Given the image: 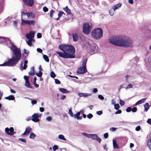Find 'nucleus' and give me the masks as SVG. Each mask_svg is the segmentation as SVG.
Segmentation results:
<instances>
[{"label": "nucleus", "mask_w": 151, "mask_h": 151, "mask_svg": "<svg viewBox=\"0 0 151 151\" xmlns=\"http://www.w3.org/2000/svg\"><path fill=\"white\" fill-rule=\"evenodd\" d=\"M82 134L83 135L88 138H90L91 137V134H88L84 132Z\"/></svg>", "instance_id": "39"}, {"label": "nucleus", "mask_w": 151, "mask_h": 151, "mask_svg": "<svg viewBox=\"0 0 151 151\" xmlns=\"http://www.w3.org/2000/svg\"><path fill=\"white\" fill-rule=\"evenodd\" d=\"M144 110L145 111H147L149 108V105L148 103H147L145 104L144 106Z\"/></svg>", "instance_id": "22"}, {"label": "nucleus", "mask_w": 151, "mask_h": 151, "mask_svg": "<svg viewBox=\"0 0 151 151\" xmlns=\"http://www.w3.org/2000/svg\"><path fill=\"white\" fill-rule=\"evenodd\" d=\"M5 99L9 100H14L15 99V98L13 95H11L5 97Z\"/></svg>", "instance_id": "17"}, {"label": "nucleus", "mask_w": 151, "mask_h": 151, "mask_svg": "<svg viewBox=\"0 0 151 151\" xmlns=\"http://www.w3.org/2000/svg\"><path fill=\"white\" fill-rule=\"evenodd\" d=\"M25 85L28 88H32V87L29 81H26Z\"/></svg>", "instance_id": "26"}, {"label": "nucleus", "mask_w": 151, "mask_h": 151, "mask_svg": "<svg viewBox=\"0 0 151 151\" xmlns=\"http://www.w3.org/2000/svg\"><path fill=\"white\" fill-rule=\"evenodd\" d=\"M40 111L41 112H43L44 111V109L43 107H41L40 108Z\"/></svg>", "instance_id": "62"}, {"label": "nucleus", "mask_w": 151, "mask_h": 151, "mask_svg": "<svg viewBox=\"0 0 151 151\" xmlns=\"http://www.w3.org/2000/svg\"><path fill=\"white\" fill-rule=\"evenodd\" d=\"M137 110V109L136 107H133L132 109V111L133 112H135Z\"/></svg>", "instance_id": "41"}, {"label": "nucleus", "mask_w": 151, "mask_h": 151, "mask_svg": "<svg viewBox=\"0 0 151 151\" xmlns=\"http://www.w3.org/2000/svg\"><path fill=\"white\" fill-rule=\"evenodd\" d=\"M32 130V129L30 127H27L22 135H25L28 134Z\"/></svg>", "instance_id": "13"}, {"label": "nucleus", "mask_w": 151, "mask_h": 151, "mask_svg": "<svg viewBox=\"0 0 151 151\" xmlns=\"http://www.w3.org/2000/svg\"><path fill=\"white\" fill-rule=\"evenodd\" d=\"M30 13L31 12H27L26 13V15H27L28 18L29 17H30Z\"/></svg>", "instance_id": "64"}, {"label": "nucleus", "mask_w": 151, "mask_h": 151, "mask_svg": "<svg viewBox=\"0 0 151 151\" xmlns=\"http://www.w3.org/2000/svg\"><path fill=\"white\" fill-rule=\"evenodd\" d=\"M87 60L86 58H85L83 60L82 63V66L79 68L77 71L78 73L83 74L87 71L86 68V64Z\"/></svg>", "instance_id": "5"}, {"label": "nucleus", "mask_w": 151, "mask_h": 151, "mask_svg": "<svg viewBox=\"0 0 151 151\" xmlns=\"http://www.w3.org/2000/svg\"><path fill=\"white\" fill-rule=\"evenodd\" d=\"M42 72L41 71H40L38 73H36V75L39 77H41L42 76Z\"/></svg>", "instance_id": "31"}, {"label": "nucleus", "mask_w": 151, "mask_h": 151, "mask_svg": "<svg viewBox=\"0 0 151 151\" xmlns=\"http://www.w3.org/2000/svg\"><path fill=\"white\" fill-rule=\"evenodd\" d=\"M108 136H109V135H108V133H105L104 134V137L105 139L107 138L108 137Z\"/></svg>", "instance_id": "50"}, {"label": "nucleus", "mask_w": 151, "mask_h": 151, "mask_svg": "<svg viewBox=\"0 0 151 151\" xmlns=\"http://www.w3.org/2000/svg\"><path fill=\"white\" fill-rule=\"evenodd\" d=\"M122 111L121 110H118L116 112L115 114H120L122 113Z\"/></svg>", "instance_id": "56"}, {"label": "nucleus", "mask_w": 151, "mask_h": 151, "mask_svg": "<svg viewBox=\"0 0 151 151\" xmlns=\"http://www.w3.org/2000/svg\"><path fill=\"white\" fill-rule=\"evenodd\" d=\"M141 129V127L140 126H138L136 127L135 129V130L137 131H139Z\"/></svg>", "instance_id": "52"}, {"label": "nucleus", "mask_w": 151, "mask_h": 151, "mask_svg": "<svg viewBox=\"0 0 151 151\" xmlns=\"http://www.w3.org/2000/svg\"><path fill=\"white\" fill-rule=\"evenodd\" d=\"M121 4H118L115 5L113 6V8L114 9V10H115L119 9L121 6Z\"/></svg>", "instance_id": "20"}, {"label": "nucleus", "mask_w": 151, "mask_h": 151, "mask_svg": "<svg viewBox=\"0 0 151 151\" xmlns=\"http://www.w3.org/2000/svg\"><path fill=\"white\" fill-rule=\"evenodd\" d=\"M92 139L96 140L97 141L100 143L101 141V139L99 138L98 136L96 134H91V137Z\"/></svg>", "instance_id": "11"}, {"label": "nucleus", "mask_w": 151, "mask_h": 151, "mask_svg": "<svg viewBox=\"0 0 151 151\" xmlns=\"http://www.w3.org/2000/svg\"><path fill=\"white\" fill-rule=\"evenodd\" d=\"M119 103L121 106H123L125 104V102L121 100H120Z\"/></svg>", "instance_id": "44"}, {"label": "nucleus", "mask_w": 151, "mask_h": 151, "mask_svg": "<svg viewBox=\"0 0 151 151\" xmlns=\"http://www.w3.org/2000/svg\"><path fill=\"white\" fill-rule=\"evenodd\" d=\"M31 103L32 104H35L37 103V101L35 100H32L31 101Z\"/></svg>", "instance_id": "58"}, {"label": "nucleus", "mask_w": 151, "mask_h": 151, "mask_svg": "<svg viewBox=\"0 0 151 151\" xmlns=\"http://www.w3.org/2000/svg\"><path fill=\"white\" fill-rule=\"evenodd\" d=\"M50 74L51 77L52 78H54L56 76L55 74L53 71L51 72Z\"/></svg>", "instance_id": "36"}, {"label": "nucleus", "mask_w": 151, "mask_h": 151, "mask_svg": "<svg viewBox=\"0 0 151 151\" xmlns=\"http://www.w3.org/2000/svg\"><path fill=\"white\" fill-rule=\"evenodd\" d=\"M115 10H114V9L113 8L109 10V13L112 16L114 14V12Z\"/></svg>", "instance_id": "30"}, {"label": "nucleus", "mask_w": 151, "mask_h": 151, "mask_svg": "<svg viewBox=\"0 0 151 151\" xmlns=\"http://www.w3.org/2000/svg\"><path fill=\"white\" fill-rule=\"evenodd\" d=\"M24 3L27 6H32L34 2L33 0H22Z\"/></svg>", "instance_id": "9"}, {"label": "nucleus", "mask_w": 151, "mask_h": 151, "mask_svg": "<svg viewBox=\"0 0 151 151\" xmlns=\"http://www.w3.org/2000/svg\"><path fill=\"white\" fill-rule=\"evenodd\" d=\"M133 87V85L131 84H129L128 86L126 87V88H132Z\"/></svg>", "instance_id": "57"}, {"label": "nucleus", "mask_w": 151, "mask_h": 151, "mask_svg": "<svg viewBox=\"0 0 151 151\" xmlns=\"http://www.w3.org/2000/svg\"><path fill=\"white\" fill-rule=\"evenodd\" d=\"M78 96L80 97H87L91 95V94L86 93H78Z\"/></svg>", "instance_id": "15"}, {"label": "nucleus", "mask_w": 151, "mask_h": 151, "mask_svg": "<svg viewBox=\"0 0 151 151\" xmlns=\"http://www.w3.org/2000/svg\"><path fill=\"white\" fill-rule=\"evenodd\" d=\"M117 128L115 127H111L110 128V130L111 131H114L116 130Z\"/></svg>", "instance_id": "55"}, {"label": "nucleus", "mask_w": 151, "mask_h": 151, "mask_svg": "<svg viewBox=\"0 0 151 151\" xmlns=\"http://www.w3.org/2000/svg\"><path fill=\"white\" fill-rule=\"evenodd\" d=\"M28 63V61L27 60H25L24 62V66L22 68H21V70H25L27 68V64Z\"/></svg>", "instance_id": "25"}, {"label": "nucleus", "mask_w": 151, "mask_h": 151, "mask_svg": "<svg viewBox=\"0 0 151 151\" xmlns=\"http://www.w3.org/2000/svg\"><path fill=\"white\" fill-rule=\"evenodd\" d=\"M68 113L72 117H73L74 116V115H73V113L72 112V110L71 109H69V110Z\"/></svg>", "instance_id": "33"}, {"label": "nucleus", "mask_w": 151, "mask_h": 151, "mask_svg": "<svg viewBox=\"0 0 151 151\" xmlns=\"http://www.w3.org/2000/svg\"><path fill=\"white\" fill-rule=\"evenodd\" d=\"M147 122L151 125V119H148L147 121Z\"/></svg>", "instance_id": "61"}, {"label": "nucleus", "mask_w": 151, "mask_h": 151, "mask_svg": "<svg viewBox=\"0 0 151 151\" xmlns=\"http://www.w3.org/2000/svg\"><path fill=\"white\" fill-rule=\"evenodd\" d=\"M21 24L23 25H34L35 22L33 20H24L22 18L21 19Z\"/></svg>", "instance_id": "7"}, {"label": "nucleus", "mask_w": 151, "mask_h": 151, "mask_svg": "<svg viewBox=\"0 0 151 151\" xmlns=\"http://www.w3.org/2000/svg\"><path fill=\"white\" fill-rule=\"evenodd\" d=\"M147 146L151 151V137H150L148 139Z\"/></svg>", "instance_id": "16"}, {"label": "nucleus", "mask_w": 151, "mask_h": 151, "mask_svg": "<svg viewBox=\"0 0 151 151\" xmlns=\"http://www.w3.org/2000/svg\"><path fill=\"white\" fill-rule=\"evenodd\" d=\"M73 40L74 41L76 42L78 39V37L77 33L73 34H72Z\"/></svg>", "instance_id": "14"}, {"label": "nucleus", "mask_w": 151, "mask_h": 151, "mask_svg": "<svg viewBox=\"0 0 151 151\" xmlns=\"http://www.w3.org/2000/svg\"><path fill=\"white\" fill-rule=\"evenodd\" d=\"M43 58L47 62H48L49 61V60L48 58V56L46 55H43Z\"/></svg>", "instance_id": "28"}, {"label": "nucleus", "mask_w": 151, "mask_h": 151, "mask_svg": "<svg viewBox=\"0 0 151 151\" xmlns=\"http://www.w3.org/2000/svg\"><path fill=\"white\" fill-rule=\"evenodd\" d=\"M59 90L61 92L63 93H69V92L68 90L64 88H61L59 89Z\"/></svg>", "instance_id": "24"}, {"label": "nucleus", "mask_w": 151, "mask_h": 151, "mask_svg": "<svg viewBox=\"0 0 151 151\" xmlns=\"http://www.w3.org/2000/svg\"><path fill=\"white\" fill-rule=\"evenodd\" d=\"M34 36V33L33 32H30L29 34L26 35V37L28 40H34L33 39Z\"/></svg>", "instance_id": "10"}, {"label": "nucleus", "mask_w": 151, "mask_h": 151, "mask_svg": "<svg viewBox=\"0 0 151 151\" xmlns=\"http://www.w3.org/2000/svg\"><path fill=\"white\" fill-rule=\"evenodd\" d=\"M146 100V98H144V99H142L139 100L138 101H137L135 105H138L144 103L145 101Z\"/></svg>", "instance_id": "18"}, {"label": "nucleus", "mask_w": 151, "mask_h": 151, "mask_svg": "<svg viewBox=\"0 0 151 151\" xmlns=\"http://www.w3.org/2000/svg\"><path fill=\"white\" fill-rule=\"evenodd\" d=\"M43 9L45 12H47L48 10V9L46 6L44 7H43Z\"/></svg>", "instance_id": "48"}, {"label": "nucleus", "mask_w": 151, "mask_h": 151, "mask_svg": "<svg viewBox=\"0 0 151 151\" xmlns=\"http://www.w3.org/2000/svg\"><path fill=\"white\" fill-rule=\"evenodd\" d=\"M92 25L88 22H86L83 24V32L86 35L89 34L91 30Z\"/></svg>", "instance_id": "6"}, {"label": "nucleus", "mask_w": 151, "mask_h": 151, "mask_svg": "<svg viewBox=\"0 0 151 151\" xmlns=\"http://www.w3.org/2000/svg\"><path fill=\"white\" fill-rule=\"evenodd\" d=\"M53 150L54 151H55L58 149V146L56 145H55L53 147Z\"/></svg>", "instance_id": "45"}, {"label": "nucleus", "mask_w": 151, "mask_h": 151, "mask_svg": "<svg viewBox=\"0 0 151 151\" xmlns=\"http://www.w3.org/2000/svg\"><path fill=\"white\" fill-rule=\"evenodd\" d=\"M132 110V108L131 107H128L126 110V111L127 112H129Z\"/></svg>", "instance_id": "46"}, {"label": "nucleus", "mask_w": 151, "mask_h": 151, "mask_svg": "<svg viewBox=\"0 0 151 151\" xmlns=\"http://www.w3.org/2000/svg\"><path fill=\"white\" fill-rule=\"evenodd\" d=\"M5 132L6 134L9 135H12L16 133L14 132V129L13 127H11L10 129L6 127L5 129Z\"/></svg>", "instance_id": "8"}, {"label": "nucleus", "mask_w": 151, "mask_h": 151, "mask_svg": "<svg viewBox=\"0 0 151 151\" xmlns=\"http://www.w3.org/2000/svg\"><path fill=\"white\" fill-rule=\"evenodd\" d=\"M24 78L25 80L26 81H29V77L27 76H24Z\"/></svg>", "instance_id": "53"}, {"label": "nucleus", "mask_w": 151, "mask_h": 151, "mask_svg": "<svg viewBox=\"0 0 151 151\" xmlns=\"http://www.w3.org/2000/svg\"><path fill=\"white\" fill-rule=\"evenodd\" d=\"M42 37V34L41 33H38L37 34V38H40Z\"/></svg>", "instance_id": "49"}, {"label": "nucleus", "mask_w": 151, "mask_h": 151, "mask_svg": "<svg viewBox=\"0 0 151 151\" xmlns=\"http://www.w3.org/2000/svg\"><path fill=\"white\" fill-rule=\"evenodd\" d=\"M33 40H29L27 42V44L29 46H31L32 45V42Z\"/></svg>", "instance_id": "38"}, {"label": "nucleus", "mask_w": 151, "mask_h": 151, "mask_svg": "<svg viewBox=\"0 0 151 151\" xmlns=\"http://www.w3.org/2000/svg\"><path fill=\"white\" fill-rule=\"evenodd\" d=\"M55 83L57 84H60V81L57 79H55Z\"/></svg>", "instance_id": "43"}, {"label": "nucleus", "mask_w": 151, "mask_h": 151, "mask_svg": "<svg viewBox=\"0 0 151 151\" xmlns=\"http://www.w3.org/2000/svg\"><path fill=\"white\" fill-rule=\"evenodd\" d=\"M10 48L13 53L12 58L9 59L7 62L4 63L2 65L10 66H14L21 59V52L20 48H17L14 44L12 45Z\"/></svg>", "instance_id": "3"}, {"label": "nucleus", "mask_w": 151, "mask_h": 151, "mask_svg": "<svg viewBox=\"0 0 151 151\" xmlns=\"http://www.w3.org/2000/svg\"><path fill=\"white\" fill-rule=\"evenodd\" d=\"M93 115L92 114H90V113H89L87 115V117L88 119H90L91 118L93 117Z\"/></svg>", "instance_id": "42"}, {"label": "nucleus", "mask_w": 151, "mask_h": 151, "mask_svg": "<svg viewBox=\"0 0 151 151\" xmlns=\"http://www.w3.org/2000/svg\"><path fill=\"white\" fill-rule=\"evenodd\" d=\"M63 14H65L63 11H60L58 14V16L59 17H61Z\"/></svg>", "instance_id": "32"}, {"label": "nucleus", "mask_w": 151, "mask_h": 151, "mask_svg": "<svg viewBox=\"0 0 151 151\" xmlns=\"http://www.w3.org/2000/svg\"><path fill=\"white\" fill-rule=\"evenodd\" d=\"M80 112H78L76 114H75L74 116L75 118H76L77 119L78 117L79 116H80Z\"/></svg>", "instance_id": "37"}, {"label": "nucleus", "mask_w": 151, "mask_h": 151, "mask_svg": "<svg viewBox=\"0 0 151 151\" xmlns=\"http://www.w3.org/2000/svg\"><path fill=\"white\" fill-rule=\"evenodd\" d=\"M32 120L35 122H37L39 121V119H38V115L37 114L35 113L33 114L32 116Z\"/></svg>", "instance_id": "12"}, {"label": "nucleus", "mask_w": 151, "mask_h": 151, "mask_svg": "<svg viewBox=\"0 0 151 151\" xmlns=\"http://www.w3.org/2000/svg\"><path fill=\"white\" fill-rule=\"evenodd\" d=\"M58 48L64 52H56V53L60 57L64 58H75V48L73 46L66 44L60 45L59 46Z\"/></svg>", "instance_id": "2"}, {"label": "nucleus", "mask_w": 151, "mask_h": 151, "mask_svg": "<svg viewBox=\"0 0 151 151\" xmlns=\"http://www.w3.org/2000/svg\"><path fill=\"white\" fill-rule=\"evenodd\" d=\"M58 137L60 139L62 140H66V139L64 137V136L62 134H60L59 135Z\"/></svg>", "instance_id": "29"}, {"label": "nucleus", "mask_w": 151, "mask_h": 151, "mask_svg": "<svg viewBox=\"0 0 151 151\" xmlns=\"http://www.w3.org/2000/svg\"><path fill=\"white\" fill-rule=\"evenodd\" d=\"M98 89L96 88H94L93 89V92L94 93H96L98 91Z\"/></svg>", "instance_id": "63"}, {"label": "nucleus", "mask_w": 151, "mask_h": 151, "mask_svg": "<svg viewBox=\"0 0 151 151\" xmlns=\"http://www.w3.org/2000/svg\"><path fill=\"white\" fill-rule=\"evenodd\" d=\"M34 67H32L31 68V71L29 72V75L32 76L34 75L35 74V69Z\"/></svg>", "instance_id": "21"}, {"label": "nucleus", "mask_w": 151, "mask_h": 151, "mask_svg": "<svg viewBox=\"0 0 151 151\" xmlns=\"http://www.w3.org/2000/svg\"><path fill=\"white\" fill-rule=\"evenodd\" d=\"M114 106L115 109L116 110H118L120 107L119 104H115Z\"/></svg>", "instance_id": "35"}, {"label": "nucleus", "mask_w": 151, "mask_h": 151, "mask_svg": "<svg viewBox=\"0 0 151 151\" xmlns=\"http://www.w3.org/2000/svg\"><path fill=\"white\" fill-rule=\"evenodd\" d=\"M109 41L110 43L116 46L127 47L132 45V41L127 36L124 35L113 37Z\"/></svg>", "instance_id": "1"}, {"label": "nucleus", "mask_w": 151, "mask_h": 151, "mask_svg": "<svg viewBox=\"0 0 151 151\" xmlns=\"http://www.w3.org/2000/svg\"><path fill=\"white\" fill-rule=\"evenodd\" d=\"M63 9L64 11L66 12L68 14H71L70 10L67 6L63 8Z\"/></svg>", "instance_id": "19"}, {"label": "nucleus", "mask_w": 151, "mask_h": 151, "mask_svg": "<svg viewBox=\"0 0 151 151\" xmlns=\"http://www.w3.org/2000/svg\"><path fill=\"white\" fill-rule=\"evenodd\" d=\"M103 112L101 111H99L96 112V114L99 115H101L102 114Z\"/></svg>", "instance_id": "54"}, {"label": "nucleus", "mask_w": 151, "mask_h": 151, "mask_svg": "<svg viewBox=\"0 0 151 151\" xmlns=\"http://www.w3.org/2000/svg\"><path fill=\"white\" fill-rule=\"evenodd\" d=\"M24 54L28 55L29 53V52L27 50L24 49Z\"/></svg>", "instance_id": "59"}, {"label": "nucleus", "mask_w": 151, "mask_h": 151, "mask_svg": "<svg viewBox=\"0 0 151 151\" xmlns=\"http://www.w3.org/2000/svg\"><path fill=\"white\" fill-rule=\"evenodd\" d=\"M98 98L100 99L101 100H103L104 99V97L103 96L101 95H99L98 96Z\"/></svg>", "instance_id": "47"}, {"label": "nucleus", "mask_w": 151, "mask_h": 151, "mask_svg": "<svg viewBox=\"0 0 151 151\" xmlns=\"http://www.w3.org/2000/svg\"><path fill=\"white\" fill-rule=\"evenodd\" d=\"M19 141H21V142H26V139H24L22 138H19Z\"/></svg>", "instance_id": "51"}, {"label": "nucleus", "mask_w": 151, "mask_h": 151, "mask_svg": "<svg viewBox=\"0 0 151 151\" xmlns=\"http://www.w3.org/2000/svg\"><path fill=\"white\" fill-rule=\"evenodd\" d=\"M55 11L53 10H51L50 11V17L51 18H52L53 16V14Z\"/></svg>", "instance_id": "34"}, {"label": "nucleus", "mask_w": 151, "mask_h": 151, "mask_svg": "<svg viewBox=\"0 0 151 151\" xmlns=\"http://www.w3.org/2000/svg\"><path fill=\"white\" fill-rule=\"evenodd\" d=\"M30 14V17H31V18H32V19H34L35 18V14L34 13H32V12H31Z\"/></svg>", "instance_id": "40"}, {"label": "nucleus", "mask_w": 151, "mask_h": 151, "mask_svg": "<svg viewBox=\"0 0 151 151\" xmlns=\"http://www.w3.org/2000/svg\"><path fill=\"white\" fill-rule=\"evenodd\" d=\"M37 51L40 53H41L42 52V50L40 48H37Z\"/></svg>", "instance_id": "60"}, {"label": "nucleus", "mask_w": 151, "mask_h": 151, "mask_svg": "<svg viewBox=\"0 0 151 151\" xmlns=\"http://www.w3.org/2000/svg\"><path fill=\"white\" fill-rule=\"evenodd\" d=\"M113 145L114 148L115 149H118L119 148L116 140H113Z\"/></svg>", "instance_id": "23"}, {"label": "nucleus", "mask_w": 151, "mask_h": 151, "mask_svg": "<svg viewBox=\"0 0 151 151\" xmlns=\"http://www.w3.org/2000/svg\"><path fill=\"white\" fill-rule=\"evenodd\" d=\"M91 35L93 38L96 40H99L103 35V31L100 28L93 29L91 33Z\"/></svg>", "instance_id": "4"}, {"label": "nucleus", "mask_w": 151, "mask_h": 151, "mask_svg": "<svg viewBox=\"0 0 151 151\" xmlns=\"http://www.w3.org/2000/svg\"><path fill=\"white\" fill-rule=\"evenodd\" d=\"M36 137V135L33 133H31L29 136V138L31 139H34Z\"/></svg>", "instance_id": "27"}]
</instances>
